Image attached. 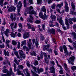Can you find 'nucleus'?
<instances>
[{
	"instance_id": "31",
	"label": "nucleus",
	"mask_w": 76,
	"mask_h": 76,
	"mask_svg": "<svg viewBox=\"0 0 76 76\" xmlns=\"http://www.w3.org/2000/svg\"><path fill=\"white\" fill-rule=\"evenodd\" d=\"M45 47L46 48V50L48 51L49 53H52V52H53V50L51 49H49L48 48H46V46H45Z\"/></svg>"
},
{
	"instance_id": "45",
	"label": "nucleus",
	"mask_w": 76,
	"mask_h": 76,
	"mask_svg": "<svg viewBox=\"0 0 76 76\" xmlns=\"http://www.w3.org/2000/svg\"><path fill=\"white\" fill-rule=\"evenodd\" d=\"M45 46L46 47V48H45ZM50 47V45H46L44 46V48L43 49H45L46 50V48H49Z\"/></svg>"
},
{
	"instance_id": "44",
	"label": "nucleus",
	"mask_w": 76,
	"mask_h": 76,
	"mask_svg": "<svg viewBox=\"0 0 76 76\" xmlns=\"http://www.w3.org/2000/svg\"><path fill=\"white\" fill-rule=\"evenodd\" d=\"M51 7L52 9H55L56 7V4L54 3L53 5L52 6H51Z\"/></svg>"
},
{
	"instance_id": "26",
	"label": "nucleus",
	"mask_w": 76,
	"mask_h": 76,
	"mask_svg": "<svg viewBox=\"0 0 76 76\" xmlns=\"http://www.w3.org/2000/svg\"><path fill=\"white\" fill-rule=\"evenodd\" d=\"M30 13L28 14L29 15L33 14V15H36L37 12L34 11V10H32L30 12Z\"/></svg>"
},
{
	"instance_id": "60",
	"label": "nucleus",
	"mask_w": 76,
	"mask_h": 76,
	"mask_svg": "<svg viewBox=\"0 0 76 76\" xmlns=\"http://www.w3.org/2000/svg\"><path fill=\"white\" fill-rule=\"evenodd\" d=\"M37 1L38 4H40L41 3L42 1H41V0H37Z\"/></svg>"
},
{
	"instance_id": "9",
	"label": "nucleus",
	"mask_w": 76,
	"mask_h": 76,
	"mask_svg": "<svg viewBox=\"0 0 76 76\" xmlns=\"http://www.w3.org/2000/svg\"><path fill=\"white\" fill-rule=\"evenodd\" d=\"M16 14H12L11 15L10 18L12 20H13L14 21L16 20Z\"/></svg>"
},
{
	"instance_id": "16",
	"label": "nucleus",
	"mask_w": 76,
	"mask_h": 76,
	"mask_svg": "<svg viewBox=\"0 0 76 76\" xmlns=\"http://www.w3.org/2000/svg\"><path fill=\"white\" fill-rule=\"evenodd\" d=\"M29 33H27L26 34H24L23 35V38L24 39H26L27 38H29Z\"/></svg>"
},
{
	"instance_id": "64",
	"label": "nucleus",
	"mask_w": 76,
	"mask_h": 76,
	"mask_svg": "<svg viewBox=\"0 0 76 76\" xmlns=\"http://www.w3.org/2000/svg\"><path fill=\"white\" fill-rule=\"evenodd\" d=\"M44 56L45 57V58H48V57H47V54L46 53H44Z\"/></svg>"
},
{
	"instance_id": "51",
	"label": "nucleus",
	"mask_w": 76,
	"mask_h": 76,
	"mask_svg": "<svg viewBox=\"0 0 76 76\" xmlns=\"http://www.w3.org/2000/svg\"><path fill=\"white\" fill-rule=\"evenodd\" d=\"M50 63L51 64H52L53 66H54V65H55V63H54V61H50Z\"/></svg>"
},
{
	"instance_id": "6",
	"label": "nucleus",
	"mask_w": 76,
	"mask_h": 76,
	"mask_svg": "<svg viewBox=\"0 0 76 76\" xmlns=\"http://www.w3.org/2000/svg\"><path fill=\"white\" fill-rule=\"evenodd\" d=\"M19 53L20 54V57L21 58H23L24 59L25 58V55L23 54V52L21 50L19 51Z\"/></svg>"
},
{
	"instance_id": "24",
	"label": "nucleus",
	"mask_w": 76,
	"mask_h": 76,
	"mask_svg": "<svg viewBox=\"0 0 76 76\" xmlns=\"http://www.w3.org/2000/svg\"><path fill=\"white\" fill-rule=\"evenodd\" d=\"M22 44L21 45V47H23V45H26V41L24 40L21 42Z\"/></svg>"
},
{
	"instance_id": "14",
	"label": "nucleus",
	"mask_w": 76,
	"mask_h": 76,
	"mask_svg": "<svg viewBox=\"0 0 76 76\" xmlns=\"http://www.w3.org/2000/svg\"><path fill=\"white\" fill-rule=\"evenodd\" d=\"M65 23L66 25H67L66 27L67 29H69V26L70 25L69 23L68 22V19L67 18H65Z\"/></svg>"
},
{
	"instance_id": "13",
	"label": "nucleus",
	"mask_w": 76,
	"mask_h": 76,
	"mask_svg": "<svg viewBox=\"0 0 76 76\" xmlns=\"http://www.w3.org/2000/svg\"><path fill=\"white\" fill-rule=\"evenodd\" d=\"M56 18L57 17L56 16L53 14L51 15V16H50V18L51 19H52L53 21H54V20L56 19Z\"/></svg>"
},
{
	"instance_id": "33",
	"label": "nucleus",
	"mask_w": 76,
	"mask_h": 76,
	"mask_svg": "<svg viewBox=\"0 0 76 76\" xmlns=\"http://www.w3.org/2000/svg\"><path fill=\"white\" fill-rule=\"evenodd\" d=\"M31 73L33 74V76H39V75L34 72L32 70H31Z\"/></svg>"
},
{
	"instance_id": "29",
	"label": "nucleus",
	"mask_w": 76,
	"mask_h": 76,
	"mask_svg": "<svg viewBox=\"0 0 76 76\" xmlns=\"http://www.w3.org/2000/svg\"><path fill=\"white\" fill-rule=\"evenodd\" d=\"M63 6V2H61V4H58L57 5V7H58L59 9L61 8V7H62Z\"/></svg>"
},
{
	"instance_id": "25",
	"label": "nucleus",
	"mask_w": 76,
	"mask_h": 76,
	"mask_svg": "<svg viewBox=\"0 0 76 76\" xmlns=\"http://www.w3.org/2000/svg\"><path fill=\"white\" fill-rule=\"evenodd\" d=\"M4 54L5 56H9V53L8 51H6L5 50H4Z\"/></svg>"
},
{
	"instance_id": "1",
	"label": "nucleus",
	"mask_w": 76,
	"mask_h": 76,
	"mask_svg": "<svg viewBox=\"0 0 76 76\" xmlns=\"http://www.w3.org/2000/svg\"><path fill=\"white\" fill-rule=\"evenodd\" d=\"M12 75L13 76H15V74L12 71V68H10V71H8V72H7L6 74H2L1 76H10Z\"/></svg>"
},
{
	"instance_id": "39",
	"label": "nucleus",
	"mask_w": 76,
	"mask_h": 76,
	"mask_svg": "<svg viewBox=\"0 0 76 76\" xmlns=\"http://www.w3.org/2000/svg\"><path fill=\"white\" fill-rule=\"evenodd\" d=\"M30 54L31 56H36V53H35L34 51H33L32 53H30Z\"/></svg>"
},
{
	"instance_id": "18",
	"label": "nucleus",
	"mask_w": 76,
	"mask_h": 76,
	"mask_svg": "<svg viewBox=\"0 0 76 76\" xmlns=\"http://www.w3.org/2000/svg\"><path fill=\"white\" fill-rule=\"evenodd\" d=\"M22 2L21 1H19L18 3V4L17 5V7L20 9L22 7Z\"/></svg>"
},
{
	"instance_id": "35",
	"label": "nucleus",
	"mask_w": 76,
	"mask_h": 76,
	"mask_svg": "<svg viewBox=\"0 0 76 76\" xmlns=\"http://www.w3.org/2000/svg\"><path fill=\"white\" fill-rule=\"evenodd\" d=\"M14 72H16L17 71V70H16L17 67H16V65L15 64V63H14Z\"/></svg>"
},
{
	"instance_id": "10",
	"label": "nucleus",
	"mask_w": 76,
	"mask_h": 76,
	"mask_svg": "<svg viewBox=\"0 0 76 76\" xmlns=\"http://www.w3.org/2000/svg\"><path fill=\"white\" fill-rule=\"evenodd\" d=\"M47 32L48 34H55V29L53 28L49 29L48 30Z\"/></svg>"
},
{
	"instance_id": "8",
	"label": "nucleus",
	"mask_w": 76,
	"mask_h": 76,
	"mask_svg": "<svg viewBox=\"0 0 76 76\" xmlns=\"http://www.w3.org/2000/svg\"><path fill=\"white\" fill-rule=\"evenodd\" d=\"M16 10V7H15L11 6V7L9 8L8 12H15Z\"/></svg>"
},
{
	"instance_id": "5",
	"label": "nucleus",
	"mask_w": 76,
	"mask_h": 76,
	"mask_svg": "<svg viewBox=\"0 0 76 76\" xmlns=\"http://www.w3.org/2000/svg\"><path fill=\"white\" fill-rule=\"evenodd\" d=\"M68 21L70 23L71 25L73 24L72 21H73L74 22H76V18L75 17L73 18H69L68 19Z\"/></svg>"
},
{
	"instance_id": "48",
	"label": "nucleus",
	"mask_w": 76,
	"mask_h": 76,
	"mask_svg": "<svg viewBox=\"0 0 76 76\" xmlns=\"http://www.w3.org/2000/svg\"><path fill=\"white\" fill-rule=\"evenodd\" d=\"M23 2L24 4V7H26V0H24Z\"/></svg>"
},
{
	"instance_id": "62",
	"label": "nucleus",
	"mask_w": 76,
	"mask_h": 76,
	"mask_svg": "<svg viewBox=\"0 0 76 76\" xmlns=\"http://www.w3.org/2000/svg\"><path fill=\"white\" fill-rule=\"evenodd\" d=\"M54 53H55V55L56 56H57V54H58V53H57V51L56 50H54Z\"/></svg>"
},
{
	"instance_id": "50",
	"label": "nucleus",
	"mask_w": 76,
	"mask_h": 76,
	"mask_svg": "<svg viewBox=\"0 0 76 76\" xmlns=\"http://www.w3.org/2000/svg\"><path fill=\"white\" fill-rule=\"evenodd\" d=\"M18 25L19 26V28H22L23 26H22V24H21V23H20L18 24Z\"/></svg>"
},
{
	"instance_id": "4",
	"label": "nucleus",
	"mask_w": 76,
	"mask_h": 76,
	"mask_svg": "<svg viewBox=\"0 0 76 76\" xmlns=\"http://www.w3.org/2000/svg\"><path fill=\"white\" fill-rule=\"evenodd\" d=\"M39 15L40 17L42 18V19H43V20H45V19H47V15L45 14L44 13V16L43 14L42 13V12H40L39 13Z\"/></svg>"
},
{
	"instance_id": "20",
	"label": "nucleus",
	"mask_w": 76,
	"mask_h": 76,
	"mask_svg": "<svg viewBox=\"0 0 76 76\" xmlns=\"http://www.w3.org/2000/svg\"><path fill=\"white\" fill-rule=\"evenodd\" d=\"M32 9H33V7L32 6H30L29 8H28L27 14L30 13V12L31 11Z\"/></svg>"
},
{
	"instance_id": "56",
	"label": "nucleus",
	"mask_w": 76,
	"mask_h": 76,
	"mask_svg": "<svg viewBox=\"0 0 76 76\" xmlns=\"http://www.w3.org/2000/svg\"><path fill=\"white\" fill-rule=\"evenodd\" d=\"M5 42L6 44H9L10 42V40L7 39L6 41Z\"/></svg>"
},
{
	"instance_id": "37",
	"label": "nucleus",
	"mask_w": 76,
	"mask_h": 76,
	"mask_svg": "<svg viewBox=\"0 0 76 76\" xmlns=\"http://www.w3.org/2000/svg\"><path fill=\"white\" fill-rule=\"evenodd\" d=\"M45 62L47 64H48V58H45Z\"/></svg>"
},
{
	"instance_id": "41",
	"label": "nucleus",
	"mask_w": 76,
	"mask_h": 76,
	"mask_svg": "<svg viewBox=\"0 0 76 76\" xmlns=\"http://www.w3.org/2000/svg\"><path fill=\"white\" fill-rule=\"evenodd\" d=\"M12 43L13 44V45H17V42L15 40H13L12 41Z\"/></svg>"
},
{
	"instance_id": "3",
	"label": "nucleus",
	"mask_w": 76,
	"mask_h": 76,
	"mask_svg": "<svg viewBox=\"0 0 76 76\" xmlns=\"http://www.w3.org/2000/svg\"><path fill=\"white\" fill-rule=\"evenodd\" d=\"M75 59V57L74 56H72L71 57L69 58V60H68V61L69 64H71L72 65H74V63L72 62L74 61Z\"/></svg>"
},
{
	"instance_id": "28",
	"label": "nucleus",
	"mask_w": 76,
	"mask_h": 76,
	"mask_svg": "<svg viewBox=\"0 0 76 76\" xmlns=\"http://www.w3.org/2000/svg\"><path fill=\"white\" fill-rule=\"evenodd\" d=\"M9 30L8 29H7L5 31V34L6 35V36H8L9 33H10Z\"/></svg>"
},
{
	"instance_id": "57",
	"label": "nucleus",
	"mask_w": 76,
	"mask_h": 76,
	"mask_svg": "<svg viewBox=\"0 0 76 76\" xmlns=\"http://www.w3.org/2000/svg\"><path fill=\"white\" fill-rule=\"evenodd\" d=\"M27 25L28 27V29H31V26L28 23L27 24Z\"/></svg>"
},
{
	"instance_id": "30",
	"label": "nucleus",
	"mask_w": 76,
	"mask_h": 76,
	"mask_svg": "<svg viewBox=\"0 0 76 76\" xmlns=\"http://www.w3.org/2000/svg\"><path fill=\"white\" fill-rule=\"evenodd\" d=\"M21 73L22 71H21L19 70V69H18L17 75H21Z\"/></svg>"
},
{
	"instance_id": "19",
	"label": "nucleus",
	"mask_w": 76,
	"mask_h": 76,
	"mask_svg": "<svg viewBox=\"0 0 76 76\" xmlns=\"http://www.w3.org/2000/svg\"><path fill=\"white\" fill-rule=\"evenodd\" d=\"M38 73L39 74L42 73L44 71V69L42 68L37 69Z\"/></svg>"
},
{
	"instance_id": "53",
	"label": "nucleus",
	"mask_w": 76,
	"mask_h": 76,
	"mask_svg": "<svg viewBox=\"0 0 76 76\" xmlns=\"http://www.w3.org/2000/svg\"><path fill=\"white\" fill-rule=\"evenodd\" d=\"M34 65L37 66V65H38V62L37 61H36L34 63Z\"/></svg>"
},
{
	"instance_id": "43",
	"label": "nucleus",
	"mask_w": 76,
	"mask_h": 76,
	"mask_svg": "<svg viewBox=\"0 0 76 76\" xmlns=\"http://www.w3.org/2000/svg\"><path fill=\"white\" fill-rule=\"evenodd\" d=\"M28 4L29 5H30L29 3H30V4H34L33 0H28Z\"/></svg>"
},
{
	"instance_id": "38",
	"label": "nucleus",
	"mask_w": 76,
	"mask_h": 76,
	"mask_svg": "<svg viewBox=\"0 0 76 76\" xmlns=\"http://www.w3.org/2000/svg\"><path fill=\"white\" fill-rule=\"evenodd\" d=\"M18 67L20 70H23V66L22 65H19Z\"/></svg>"
},
{
	"instance_id": "32",
	"label": "nucleus",
	"mask_w": 76,
	"mask_h": 76,
	"mask_svg": "<svg viewBox=\"0 0 76 76\" xmlns=\"http://www.w3.org/2000/svg\"><path fill=\"white\" fill-rule=\"evenodd\" d=\"M41 10L43 12H45V13H46V9L45 7H43L41 8Z\"/></svg>"
},
{
	"instance_id": "2",
	"label": "nucleus",
	"mask_w": 76,
	"mask_h": 76,
	"mask_svg": "<svg viewBox=\"0 0 76 76\" xmlns=\"http://www.w3.org/2000/svg\"><path fill=\"white\" fill-rule=\"evenodd\" d=\"M63 48H64V53L65 54V55L68 56L69 55V52L67 50V47H66V46L64 45L62 47L61 46H60V50L61 52H63Z\"/></svg>"
},
{
	"instance_id": "46",
	"label": "nucleus",
	"mask_w": 76,
	"mask_h": 76,
	"mask_svg": "<svg viewBox=\"0 0 76 76\" xmlns=\"http://www.w3.org/2000/svg\"><path fill=\"white\" fill-rule=\"evenodd\" d=\"M2 72L4 73H7V72H9V71H8V70H7L6 69H3L2 70Z\"/></svg>"
},
{
	"instance_id": "11",
	"label": "nucleus",
	"mask_w": 76,
	"mask_h": 76,
	"mask_svg": "<svg viewBox=\"0 0 76 76\" xmlns=\"http://www.w3.org/2000/svg\"><path fill=\"white\" fill-rule=\"evenodd\" d=\"M65 9L66 12H68L69 11V6H68V4L67 3L66 1L65 2Z\"/></svg>"
},
{
	"instance_id": "54",
	"label": "nucleus",
	"mask_w": 76,
	"mask_h": 76,
	"mask_svg": "<svg viewBox=\"0 0 76 76\" xmlns=\"http://www.w3.org/2000/svg\"><path fill=\"white\" fill-rule=\"evenodd\" d=\"M29 47V48H26V51H28V52H29V51L30 50H31V46L30 48V47Z\"/></svg>"
},
{
	"instance_id": "27",
	"label": "nucleus",
	"mask_w": 76,
	"mask_h": 76,
	"mask_svg": "<svg viewBox=\"0 0 76 76\" xmlns=\"http://www.w3.org/2000/svg\"><path fill=\"white\" fill-rule=\"evenodd\" d=\"M10 26L11 27L12 31V32H14V28H13V26H14V23H11Z\"/></svg>"
},
{
	"instance_id": "22",
	"label": "nucleus",
	"mask_w": 76,
	"mask_h": 76,
	"mask_svg": "<svg viewBox=\"0 0 76 76\" xmlns=\"http://www.w3.org/2000/svg\"><path fill=\"white\" fill-rule=\"evenodd\" d=\"M28 47H29L31 48V45H32V42H31V39H29V41L28 43Z\"/></svg>"
},
{
	"instance_id": "40",
	"label": "nucleus",
	"mask_w": 76,
	"mask_h": 76,
	"mask_svg": "<svg viewBox=\"0 0 76 76\" xmlns=\"http://www.w3.org/2000/svg\"><path fill=\"white\" fill-rule=\"evenodd\" d=\"M4 1V0H0V4L1 7H3Z\"/></svg>"
},
{
	"instance_id": "59",
	"label": "nucleus",
	"mask_w": 76,
	"mask_h": 76,
	"mask_svg": "<svg viewBox=\"0 0 76 76\" xmlns=\"http://www.w3.org/2000/svg\"><path fill=\"white\" fill-rule=\"evenodd\" d=\"M33 69L35 72H37V67H35V66H33Z\"/></svg>"
},
{
	"instance_id": "15",
	"label": "nucleus",
	"mask_w": 76,
	"mask_h": 76,
	"mask_svg": "<svg viewBox=\"0 0 76 76\" xmlns=\"http://www.w3.org/2000/svg\"><path fill=\"white\" fill-rule=\"evenodd\" d=\"M24 73L26 76H31L29 73H28V69H26L25 70V72H24Z\"/></svg>"
},
{
	"instance_id": "23",
	"label": "nucleus",
	"mask_w": 76,
	"mask_h": 76,
	"mask_svg": "<svg viewBox=\"0 0 76 76\" xmlns=\"http://www.w3.org/2000/svg\"><path fill=\"white\" fill-rule=\"evenodd\" d=\"M10 35H11L12 37L13 38H15L16 36V34L14 33L13 32H11V34H10Z\"/></svg>"
},
{
	"instance_id": "49",
	"label": "nucleus",
	"mask_w": 76,
	"mask_h": 76,
	"mask_svg": "<svg viewBox=\"0 0 76 76\" xmlns=\"http://www.w3.org/2000/svg\"><path fill=\"white\" fill-rule=\"evenodd\" d=\"M35 45L36 47L37 48V47H38V45H39L38 44V41H37V39H36V41L35 42Z\"/></svg>"
},
{
	"instance_id": "47",
	"label": "nucleus",
	"mask_w": 76,
	"mask_h": 76,
	"mask_svg": "<svg viewBox=\"0 0 76 76\" xmlns=\"http://www.w3.org/2000/svg\"><path fill=\"white\" fill-rule=\"evenodd\" d=\"M40 39L42 41H43L45 39V38L43 37L42 35H41L40 36Z\"/></svg>"
},
{
	"instance_id": "55",
	"label": "nucleus",
	"mask_w": 76,
	"mask_h": 76,
	"mask_svg": "<svg viewBox=\"0 0 76 76\" xmlns=\"http://www.w3.org/2000/svg\"><path fill=\"white\" fill-rule=\"evenodd\" d=\"M20 42H18V45H17V48H20Z\"/></svg>"
},
{
	"instance_id": "58",
	"label": "nucleus",
	"mask_w": 76,
	"mask_h": 76,
	"mask_svg": "<svg viewBox=\"0 0 76 76\" xmlns=\"http://www.w3.org/2000/svg\"><path fill=\"white\" fill-rule=\"evenodd\" d=\"M17 25L18 24H17V23H15V25L13 27V28H15V29H16V28H17Z\"/></svg>"
},
{
	"instance_id": "63",
	"label": "nucleus",
	"mask_w": 76,
	"mask_h": 76,
	"mask_svg": "<svg viewBox=\"0 0 76 76\" xmlns=\"http://www.w3.org/2000/svg\"><path fill=\"white\" fill-rule=\"evenodd\" d=\"M18 0H15L14 3H15V4H16H16H18Z\"/></svg>"
},
{
	"instance_id": "34",
	"label": "nucleus",
	"mask_w": 76,
	"mask_h": 76,
	"mask_svg": "<svg viewBox=\"0 0 76 76\" xmlns=\"http://www.w3.org/2000/svg\"><path fill=\"white\" fill-rule=\"evenodd\" d=\"M71 6H72V9H73V10H75V5L73 2H72Z\"/></svg>"
},
{
	"instance_id": "7",
	"label": "nucleus",
	"mask_w": 76,
	"mask_h": 76,
	"mask_svg": "<svg viewBox=\"0 0 76 76\" xmlns=\"http://www.w3.org/2000/svg\"><path fill=\"white\" fill-rule=\"evenodd\" d=\"M49 70H50V73H55V71H56V69L54 68V66H52L51 67H50L49 68Z\"/></svg>"
},
{
	"instance_id": "52",
	"label": "nucleus",
	"mask_w": 76,
	"mask_h": 76,
	"mask_svg": "<svg viewBox=\"0 0 76 76\" xmlns=\"http://www.w3.org/2000/svg\"><path fill=\"white\" fill-rule=\"evenodd\" d=\"M71 68V69H72V70H75H75H76V66H72Z\"/></svg>"
},
{
	"instance_id": "36",
	"label": "nucleus",
	"mask_w": 76,
	"mask_h": 76,
	"mask_svg": "<svg viewBox=\"0 0 76 76\" xmlns=\"http://www.w3.org/2000/svg\"><path fill=\"white\" fill-rule=\"evenodd\" d=\"M14 60L15 63H16V64H17V65H19V62H18L17 61V58H15Z\"/></svg>"
},
{
	"instance_id": "61",
	"label": "nucleus",
	"mask_w": 76,
	"mask_h": 76,
	"mask_svg": "<svg viewBox=\"0 0 76 76\" xmlns=\"http://www.w3.org/2000/svg\"><path fill=\"white\" fill-rule=\"evenodd\" d=\"M36 23H40V21L39 20H36L35 21Z\"/></svg>"
},
{
	"instance_id": "17",
	"label": "nucleus",
	"mask_w": 76,
	"mask_h": 76,
	"mask_svg": "<svg viewBox=\"0 0 76 76\" xmlns=\"http://www.w3.org/2000/svg\"><path fill=\"white\" fill-rule=\"evenodd\" d=\"M62 19H63V18L62 17H61L59 19L58 18L57 19V20L58 21V20L59 21V23L61 25H63V21Z\"/></svg>"
},
{
	"instance_id": "12",
	"label": "nucleus",
	"mask_w": 76,
	"mask_h": 76,
	"mask_svg": "<svg viewBox=\"0 0 76 76\" xmlns=\"http://www.w3.org/2000/svg\"><path fill=\"white\" fill-rule=\"evenodd\" d=\"M29 18L28 19V22L31 23H33V21L32 20L34 19V17H33V16L32 15H29Z\"/></svg>"
},
{
	"instance_id": "42",
	"label": "nucleus",
	"mask_w": 76,
	"mask_h": 76,
	"mask_svg": "<svg viewBox=\"0 0 76 76\" xmlns=\"http://www.w3.org/2000/svg\"><path fill=\"white\" fill-rule=\"evenodd\" d=\"M72 35L73 37H74V38H75L76 39V34L75 32H72Z\"/></svg>"
},
{
	"instance_id": "21",
	"label": "nucleus",
	"mask_w": 76,
	"mask_h": 76,
	"mask_svg": "<svg viewBox=\"0 0 76 76\" xmlns=\"http://www.w3.org/2000/svg\"><path fill=\"white\" fill-rule=\"evenodd\" d=\"M64 68L65 70L67 71V72H68L69 71H68V69H67V64L65 63H64Z\"/></svg>"
}]
</instances>
